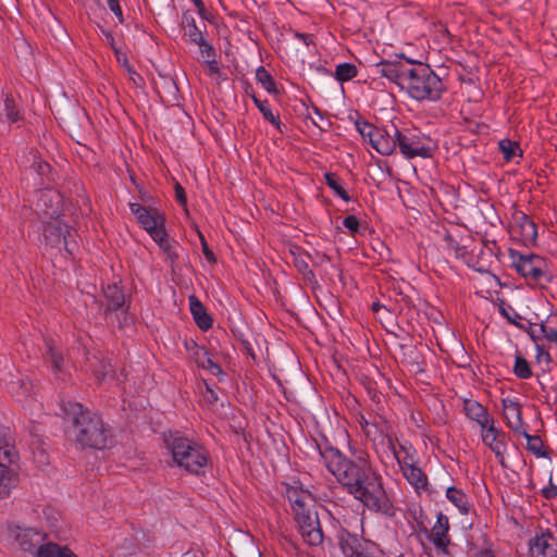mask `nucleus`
Returning <instances> with one entry per match:
<instances>
[{
  "mask_svg": "<svg viewBox=\"0 0 557 557\" xmlns=\"http://www.w3.org/2000/svg\"><path fill=\"white\" fill-rule=\"evenodd\" d=\"M39 175L46 176L50 173L51 166L47 162L38 161L34 164Z\"/></svg>",
  "mask_w": 557,
  "mask_h": 557,
  "instance_id": "obj_48",
  "label": "nucleus"
},
{
  "mask_svg": "<svg viewBox=\"0 0 557 557\" xmlns=\"http://www.w3.org/2000/svg\"><path fill=\"white\" fill-rule=\"evenodd\" d=\"M397 147L406 159L430 157V148L425 145L423 136L413 129L399 131L397 128L396 148Z\"/></svg>",
  "mask_w": 557,
  "mask_h": 557,
  "instance_id": "obj_11",
  "label": "nucleus"
},
{
  "mask_svg": "<svg viewBox=\"0 0 557 557\" xmlns=\"http://www.w3.org/2000/svg\"><path fill=\"white\" fill-rule=\"evenodd\" d=\"M194 4L196 5V8L198 9V12L199 14L203 17V18H207V15H206V9H205V4L201 0H193Z\"/></svg>",
  "mask_w": 557,
  "mask_h": 557,
  "instance_id": "obj_55",
  "label": "nucleus"
},
{
  "mask_svg": "<svg viewBox=\"0 0 557 557\" xmlns=\"http://www.w3.org/2000/svg\"><path fill=\"white\" fill-rule=\"evenodd\" d=\"M519 434L523 435L527 440V449L533 453L536 457H546L547 453L544 450V444L540 436L529 434L523 429Z\"/></svg>",
  "mask_w": 557,
  "mask_h": 557,
  "instance_id": "obj_35",
  "label": "nucleus"
},
{
  "mask_svg": "<svg viewBox=\"0 0 557 557\" xmlns=\"http://www.w3.org/2000/svg\"><path fill=\"white\" fill-rule=\"evenodd\" d=\"M37 557H77L67 546L59 545L54 542L47 541L41 545V549Z\"/></svg>",
  "mask_w": 557,
  "mask_h": 557,
  "instance_id": "obj_29",
  "label": "nucleus"
},
{
  "mask_svg": "<svg viewBox=\"0 0 557 557\" xmlns=\"http://www.w3.org/2000/svg\"><path fill=\"white\" fill-rule=\"evenodd\" d=\"M46 352L45 359L50 363L51 369L54 373H63L64 371V359L62 354L55 348L53 341H45Z\"/></svg>",
  "mask_w": 557,
  "mask_h": 557,
  "instance_id": "obj_26",
  "label": "nucleus"
},
{
  "mask_svg": "<svg viewBox=\"0 0 557 557\" xmlns=\"http://www.w3.org/2000/svg\"><path fill=\"white\" fill-rule=\"evenodd\" d=\"M512 371L513 374L521 380H527L532 376V370L529 361L519 354L515 357Z\"/></svg>",
  "mask_w": 557,
  "mask_h": 557,
  "instance_id": "obj_37",
  "label": "nucleus"
},
{
  "mask_svg": "<svg viewBox=\"0 0 557 557\" xmlns=\"http://www.w3.org/2000/svg\"><path fill=\"white\" fill-rule=\"evenodd\" d=\"M297 38H299L300 40H302V42L306 45V46H309L311 44H313V36L310 35V34H302V33H296L295 35Z\"/></svg>",
  "mask_w": 557,
  "mask_h": 557,
  "instance_id": "obj_52",
  "label": "nucleus"
},
{
  "mask_svg": "<svg viewBox=\"0 0 557 557\" xmlns=\"http://www.w3.org/2000/svg\"><path fill=\"white\" fill-rule=\"evenodd\" d=\"M189 306L193 318L202 331H207L212 326V318L207 313L203 305L196 296L189 297Z\"/></svg>",
  "mask_w": 557,
  "mask_h": 557,
  "instance_id": "obj_23",
  "label": "nucleus"
},
{
  "mask_svg": "<svg viewBox=\"0 0 557 557\" xmlns=\"http://www.w3.org/2000/svg\"><path fill=\"white\" fill-rule=\"evenodd\" d=\"M256 79L269 94H277L276 84L272 75L263 67L256 70Z\"/></svg>",
  "mask_w": 557,
  "mask_h": 557,
  "instance_id": "obj_36",
  "label": "nucleus"
},
{
  "mask_svg": "<svg viewBox=\"0 0 557 557\" xmlns=\"http://www.w3.org/2000/svg\"><path fill=\"white\" fill-rule=\"evenodd\" d=\"M540 333L550 343L557 344V329L546 326L545 324L540 325Z\"/></svg>",
  "mask_w": 557,
  "mask_h": 557,
  "instance_id": "obj_43",
  "label": "nucleus"
},
{
  "mask_svg": "<svg viewBox=\"0 0 557 557\" xmlns=\"http://www.w3.org/2000/svg\"><path fill=\"white\" fill-rule=\"evenodd\" d=\"M60 203V195L52 190H41L37 200V208L41 209L42 212L53 219V215L58 213V205Z\"/></svg>",
  "mask_w": 557,
  "mask_h": 557,
  "instance_id": "obj_21",
  "label": "nucleus"
},
{
  "mask_svg": "<svg viewBox=\"0 0 557 557\" xmlns=\"http://www.w3.org/2000/svg\"><path fill=\"white\" fill-rule=\"evenodd\" d=\"M156 244H158L159 248L164 252L166 259L170 261L171 265L177 260V244L175 242H171L169 239L166 231L161 233L160 235L152 238Z\"/></svg>",
  "mask_w": 557,
  "mask_h": 557,
  "instance_id": "obj_28",
  "label": "nucleus"
},
{
  "mask_svg": "<svg viewBox=\"0 0 557 557\" xmlns=\"http://www.w3.org/2000/svg\"><path fill=\"white\" fill-rule=\"evenodd\" d=\"M347 492L363 503L371 511L381 512L388 517L394 515V507L383 487L382 478L371 463L363 470L360 478L354 481Z\"/></svg>",
  "mask_w": 557,
  "mask_h": 557,
  "instance_id": "obj_3",
  "label": "nucleus"
},
{
  "mask_svg": "<svg viewBox=\"0 0 557 557\" xmlns=\"http://www.w3.org/2000/svg\"><path fill=\"white\" fill-rule=\"evenodd\" d=\"M255 344L256 346H252L246 341V355H249L256 363H260L265 360L267 342L263 337L257 336Z\"/></svg>",
  "mask_w": 557,
  "mask_h": 557,
  "instance_id": "obj_33",
  "label": "nucleus"
},
{
  "mask_svg": "<svg viewBox=\"0 0 557 557\" xmlns=\"http://www.w3.org/2000/svg\"><path fill=\"white\" fill-rule=\"evenodd\" d=\"M131 79L134 82V84L138 85L139 84V79L135 76V75H132L131 76Z\"/></svg>",
  "mask_w": 557,
  "mask_h": 557,
  "instance_id": "obj_63",
  "label": "nucleus"
},
{
  "mask_svg": "<svg viewBox=\"0 0 557 557\" xmlns=\"http://www.w3.org/2000/svg\"><path fill=\"white\" fill-rule=\"evenodd\" d=\"M110 10L115 15L119 23L122 24L124 22V17H123V12H122V8H121L120 3L116 4L115 7L111 8Z\"/></svg>",
  "mask_w": 557,
  "mask_h": 557,
  "instance_id": "obj_53",
  "label": "nucleus"
},
{
  "mask_svg": "<svg viewBox=\"0 0 557 557\" xmlns=\"http://www.w3.org/2000/svg\"><path fill=\"white\" fill-rule=\"evenodd\" d=\"M297 523L298 532L300 533L305 543L310 546H318L323 542V532L318 518V515L300 520Z\"/></svg>",
  "mask_w": 557,
  "mask_h": 557,
  "instance_id": "obj_17",
  "label": "nucleus"
},
{
  "mask_svg": "<svg viewBox=\"0 0 557 557\" xmlns=\"http://www.w3.org/2000/svg\"><path fill=\"white\" fill-rule=\"evenodd\" d=\"M164 444L172 455L173 462L186 471L199 474L207 466V451L194 440L180 432H170L164 435Z\"/></svg>",
  "mask_w": 557,
  "mask_h": 557,
  "instance_id": "obj_4",
  "label": "nucleus"
},
{
  "mask_svg": "<svg viewBox=\"0 0 557 557\" xmlns=\"http://www.w3.org/2000/svg\"><path fill=\"white\" fill-rule=\"evenodd\" d=\"M379 308H381V306H380L379 304H373V305H372V309H373V311H377V310H379Z\"/></svg>",
  "mask_w": 557,
  "mask_h": 557,
  "instance_id": "obj_64",
  "label": "nucleus"
},
{
  "mask_svg": "<svg viewBox=\"0 0 557 557\" xmlns=\"http://www.w3.org/2000/svg\"><path fill=\"white\" fill-rule=\"evenodd\" d=\"M10 532L17 543L21 550L37 557L41 545L48 541V534L39 529L32 527H10Z\"/></svg>",
  "mask_w": 557,
  "mask_h": 557,
  "instance_id": "obj_9",
  "label": "nucleus"
},
{
  "mask_svg": "<svg viewBox=\"0 0 557 557\" xmlns=\"http://www.w3.org/2000/svg\"><path fill=\"white\" fill-rule=\"evenodd\" d=\"M102 34L104 35L107 42H108V44H109L113 49H114V48H116V47L114 46V38H113L112 34H111L110 32L104 30V29H102Z\"/></svg>",
  "mask_w": 557,
  "mask_h": 557,
  "instance_id": "obj_56",
  "label": "nucleus"
},
{
  "mask_svg": "<svg viewBox=\"0 0 557 557\" xmlns=\"http://www.w3.org/2000/svg\"><path fill=\"white\" fill-rule=\"evenodd\" d=\"M199 238H200V243H201V249H202V252H203L207 261L210 263H214L215 256H214L213 251L209 248V245H208L205 236L201 233H199Z\"/></svg>",
  "mask_w": 557,
  "mask_h": 557,
  "instance_id": "obj_44",
  "label": "nucleus"
},
{
  "mask_svg": "<svg viewBox=\"0 0 557 557\" xmlns=\"http://www.w3.org/2000/svg\"><path fill=\"white\" fill-rule=\"evenodd\" d=\"M343 225L351 233H356L359 228V221L355 215H347L343 220Z\"/></svg>",
  "mask_w": 557,
  "mask_h": 557,
  "instance_id": "obj_46",
  "label": "nucleus"
},
{
  "mask_svg": "<svg viewBox=\"0 0 557 557\" xmlns=\"http://www.w3.org/2000/svg\"><path fill=\"white\" fill-rule=\"evenodd\" d=\"M286 497L290 504L296 522L307 519L311 515H318L314 510V497L300 485H288L286 487Z\"/></svg>",
  "mask_w": 557,
  "mask_h": 557,
  "instance_id": "obj_10",
  "label": "nucleus"
},
{
  "mask_svg": "<svg viewBox=\"0 0 557 557\" xmlns=\"http://www.w3.org/2000/svg\"><path fill=\"white\" fill-rule=\"evenodd\" d=\"M503 411L507 425L515 433H520L524 429L520 404L509 398L503 399Z\"/></svg>",
  "mask_w": 557,
  "mask_h": 557,
  "instance_id": "obj_19",
  "label": "nucleus"
},
{
  "mask_svg": "<svg viewBox=\"0 0 557 557\" xmlns=\"http://www.w3.org/2000/svg\"><path fill=\"white\" fill-rule=\"evenodd\" d=\"M296 267L302 273L312 274L311 270H309L308 263L306 261H304V260H297L296 261Z\"/></svg>",
  "mask_w": 557,
  "mask_h": 557,
  "instance_id": "obj_54",
  "label": "nucleus"
},
{
  "mask_svg": "<svg viewBox=\"0 0 557 557\" xmlns=\"http://www.w3.org/2000/svg\"><path fill=\"white\" fill-rule=\"evenodd\" d=\"M104 297L107 299L106 312L117 310L122 308L125 302V296L122 289L116 285H109L104 289Z\"/></svg>",
  "mask_w": 557,
  "mask_h": 557,
  "instance_id": "obj_27",
  "label": "nucleus"
},
{
  "mask_svg": "<svg viewBox=\"0 0 557 557\" xmlns=\"http://www.w3.org/2000/svg\"><path fill=\"white\" fill-rule=\"evenodd\" d=\"M205 386L206 391L202 392V400L209 406H214L219 399L218 394L208 383H205Z\"/></svg>",
  "mask_w": 557,
  "mask_h": 557,
  "instance_id": "obj_42",
  "label": "nucleus"
},
{
  "mask_svg": "<svg viewBox=\"0 0 557 557\" xmlns=\"http://www.w3.org/2000/svg\"><path fill=\"white\" fill-rule=\"evenodd\" d=\"M449 520L446 515L438 512L436 522L431 529L430 540L434 544L437 550L443 554H447V547L450 544L448 536Z\"/></svg>",
  "mask_w": 557,
  "mask_h": 557,
  "instance_id": "obj_18",
  "label": "nucleus"
},
{
  "mask_svg": "<svg viewBox=\"0 0 557 557\" xmlns=\"http://www.w3.org/2000/svg\"><path fill=\"white\" fill-rule=\"evenodd\" d=\"M375 67L377 74L395 83L418 101H435L441 98L444 90L441 78L422 62L399 59L381 61Z\"/></svg>",
  "mask_w": 557,
  "mask_h": 557,
  "instance_id": "obj_1",
  "label": "nucleus"
},
{
  "mask_svg": "<svg viewBox=\"0 0 557 557\" xmlns=\"http://www.w3.org/2000/svg\"><path fill=\"white\" fill-rule=\"evenodd\" d=\"M249 557H261L259 549L255 546L253 543L251 545V552L249 553Z\"/></svg>",
  "mask_w": 557,
  "mask_h": 557,
  "instance_id": "obj_59",
  "label": "nucleus"
},
{
  "mask_svg": "<svg viewBox=\"0 0 557 557\" xmlns=\"http://www.w3.org/2000/svg\"><path fill=\"white\" fill-rule=\"evenodd\" d=\"M44 237L47 244L59 249L63 247L70 255H73L77 248L76 231L58 218H53L46 223Z\"/></svg>",
  "mask_w": 557,
  "mask_h": 557,
  "instance_id": "obj_8",
  "label": "nucleus"
},
{
  "mask_svg": "<svg viewBox=\"0 0 557 557\" xmlns=\"http://www.w3.org/2000/svg\"><path fill=\"white\" fill-rule=\"evenodd\" d=\"M513 233L520 236L523 244H533L537 237L535 223L525 214H521L518 224L513 227Z\"/></svg>",
  "mask_w": 557,
  "mask_h": 557,
  "instance_id": "obj_22",
  "label": "nucleus"
},
{
  "mask_svg": "<svg viewBox=\"0 0 557 557\" xmlns=\"http://www.w3.org/2000/svg\"><path fill=\"white\" fill-rule=\"evenodd\" d=\"M541 494L545 499H553L557 497V485L552 483V479H549V486L544 487L541 491Z\"/></svg>",
  "mask_w": 557,
  "mask_h": 557,
  "instance_id": "obj_47",
  "label": "nucleus"
},
{
  "mask_svg": "<svg viewBox=\"0 0 557 557\" xmlns=\"http://www.w3.org/2000/svg\"><path fill=\"white\" fill-rule=\"evenodd\" d=\"M532 557H557V539L550 530L542 531L530 541Z\"/></svg>",
  "mask_w": 557,
  "mask_h": 557,
  "instance_id": "obj_16",
  "label": "nucleus"
},
{
  "mask_svg": "<svg viewBox=\"0 0 557 557\" xmlns=\"http://www.w3.org/2000/svg\"><path fill=\"white\" fill-rule=\"evenodd\" d=\"M358 71L356 65L352 63L344 62L339 63L335 70V78L338 82H347L356 77Z\"/></svg>",
  "mask_w": 557,
  "mask_h": 557,
  "instance_id": "obj_39",
  "label": "nucleus"
},
{
  "mask_svg": "<svg viewBox=\"0 0 557 557\" xmlns=\"http://www.w3.org/2000/svg\"><path fill=\"white\" fill-rule=\"evenodd\" d=\"M447 499L453 503L461 513L469 512V499L468 496L459 488L450 486L446 491Z\"/></svg>",
  "mask_w": 557,
  "mask_h": 557,
  "instance_id": "obj_30",
  "label": "nucleus"
},
{
  "mask_svg": "<svg viewBox=\"0 0 557 557\" xmlns=\"http://www.w3.org/2000/svg\"><path fill=\"white\" fill-rule=\"evenodd\" d=\"M184 34L195 45L205 40L202 30L196 25L195 20L188 15H184Z\"/></svg>",
  "mask_w": 557,
  "mask_h": 557,
  "instance_id": "obj_34",
  "label": "nucleus"
},
{
  "mask_svg": "<svg viewBox=\"0 0 557 557\" xmlns=\"http://www.w3.org/2000/svg\"><path fill=\"white\" fill-rule=\"evenodd\" d=\"M124 69L127 71L129 76L135 75L139 81H143L140 75L136 73V71L133 69V66L128 63L127 65H124Z\"/></svg>",
  "mask_w": 557,
  "mask_h": 557,
  "instance_id": "obj_58",
  "label": "nucleus"
},
{
  "mask_svg": "<svg viewBox=\"0 0 557 557\" xmlns=\"http://www.w3.org/2000/svg\"><path fill=\"white\" fill-rule=\"evenodd\" d=\"M251 98H252L255 104L257 106V108L259 109V111L262 113L263 119L265 121L270 122L273 126H275L276 129H278L280 132H283L280 117H278V115H275L272 112L268 101L260 100L259 98L256 97V95H251Z\"/></svg>",
  "mask_w": 557,
  "mask_h": 557,
  "instance_id": "obj_32",
  "label": "nucleus"
},
{
  "mask_svg": "<svg viewBox=\"0 0 557 557\" xmlns=\"http://www.w3.org/2000/svg\"><path fill=\"white\" fill-rule=\"evenodd\" d=\"M107 4L109 7V9L115 7L116 4H119V0H107Z\"/></svg>",
  "mask_w": 557,
  "mask_h": 557,
  "instance_id": "obj_60",
  "label": "nucleus"
},
{
  "mask_svg": "<svg viewBox=\"0 0 557 557\" xmlns=\"http://www.w3.org/2000/svg\"><path fill=\"white\" fill-rule=\"evenodd\" d=\"M325 183L327 186L343 200L348 201L350 198L348 193L344 189V187L339 183V178L333 173H325L324 175Z\"/></svg>",
  "mask_w": 557,
  "mask_h": 557,
  "instance_id": "obj_40",
  "label": "nucleus"
},
{
  "mask_svg": "<svg viewBox=\"0 0 557 557\" xmlns=\"http://www.w3.org/2000/svg\"><path fill=\"white\" fill-rule=\"evenodd\" d=\"M358 131L364 138H369V143L371 141V134L374 133L375 126H373L370 123L363 122V123H357Z\"/></svg>",
  "mask_w": 557,
  "mask_h": 557,
  "instance_id": "obj_45",
  "label": "nucleus"
},
{
  "mask_svg": "<svg viewBox=\"0 0 557 557\" xmlns=\"http://www.w3.org/2000/svg\"><path fill=\"white\" fill-rule=\"evenodd\" d=\"M502 313L507 318V320L511 323H515V321L506 313L505 309H502Z\"/></svg>",
  "mask_w": 557,
  "mask_h": 557,
  "instance_id": "obj_62",
  "label": "nucleus"
},
{
  "mask_svg": "<svg viewBox=\"0 0 557 557\" xmlns=\"http://www.w3.org/2000/svg\"><path fill=\"white\" fill-rule=\"evenodd\" d=\"M199 47V59L208 64V67L211 73H218L219 66L216 61L214 60L215 53L214 49L211 45L207 42V40H202V42L196 44Z\"/></svg>",
  "mask_w": 557,
  "mask_h": 557,
  "instance_id": "obj_31",
  "label": "nucleus"
},
{
  "mask_svg": "<svg viewBox=\"0 0 557 557\" xmlns=\"http://www.w3.org/2000/svg\"><path fill=\"white\" fill-rule=\"evenodd\" d=\"M17 453L11 443L9 431L0 426V498L8 497L17 482Z\"/></svg>",
  "mask_w": 557,
  "mask_h": 557,
  "instance_id": "obj_6",
  "label": "nucleus"
},
{
  "mask_svg": "<svg viewBox=\"0 0 557 557\" xmlns=\"http://www.w3.org/2000/svg\"><path fill=\"white\" fill-rule=\"evenodd\" d=\"M114 53H115V57H116V60L117 62L124 67V65H127L129 62L127 60V57L126 54L121 51L120 49L117 48H114Z\"/></svg>",
  "mask_w": 557,
  "mask_h": 557,
  "instance_id": "obj_51",
  "label": "nucleus"
},
{
  "mask_svg": "<svg viewBox=\"0 0 557 557\" xmlns=\"http://www.w3.org/2000/svg\"><path fill=\"white\" fill-rule=\"evenodd\" d=\"M129 209L151 238L165 231V216L158 209L146 208L137 202L131 203Z\"/></svg>",
  "mask_w": 557,
  "mask_h": 557,
  "instance_id": "obj_12",
  "label": "nucleus"
},
{
  "mask_svg": "<svg viewBox=\"0 0 557 557\" xmlns=\"http://www.w3.org/2000/svg\"><path fill=\"white\" fill-rule=\"evenodd\" d=\"M511 265L528 282L540 283L547 275V263L544 258L535 253L523 255L510 249Z\"/></svg>",
  "mask_w": 557,
  "mask_h": 557,
  "instance_id": "obj_7",
  "label": "nucleus"
},
{
  "mask_svg": "<svg viewBox=\"0 0 557 557\" xmlns=\"http://www.w3.org/2000/svg\"><path fill=\"white\" fill-rule=\"evenodd\" d=\"M481 436L482 442L490 447L499 463L505 467L506 434L495 426L494 420H491L485 428H481Z\"/></svg>",
  "mask_w": 557,
  "mask_h": 557,
  "instance_id": "obj_15",
  "label": "nucleus"
},
{
  "mask_svg": "<svg viewBox=\"0 0 557 557\" xmlns=\"http://www.w3.org/2000/svg\"><path fill=\"white\" fill-rule=\"evenodd\" d=\"M498 145L506 161H510L516 156L522 154V150L518 143L516 141H512L510 139H502Z\"/></svg>",
  "mask_w": 557,
  "mask_h": 557,
  "instance_id": "obj_38",
  "label": "nucleus"
},
{
  "mask_svg": "<svg viewBox=\"0 0 557 557\" xmlns=\"http://www.w3.org/2000/svg\"><path fill=\"white\" fill-rule=\"evenodd\" d=\"M391 449L400 469L416 465V450L407 443L399 445V450L391 443Z\"/></svg>",
  "mask_w": 557,
  "mask_h": 557,
  "instance_id": "obj_25",
  "label": "nucleus"
},
{
  "mask_svg": "<svg viewBox=\"0 0 557 557\" xmlns=\"http://www.w3.org/2000/svg\"><path fill=\"white\" fill-rule=\"evenodd\" d=\"M175 197L181 205H186L185 190L178 183L175 184Z\"/></svg>",
  "mask_w": 557,
  "mask_h": 557,
  "instance_id": "obj_50",
  "label": "nucleus"
},
{
  "mask_svg": "<svg viewBox=\"0 0 557 557\" xmlns=\"http://www.w3.org/2000/svg\"><path fill=\"white\" fill-rule=\"evenodd\" d=\"M337 540L345 557H375L373 544L357 534L342 529L338 531Z\"/></svg>",
  "mask_w": 557,
  "mask_h": 557,
  "instance_id": "obj_13",
  "label": "nucleus"
},
{
  "mask_svg": "<svg viewBox=\"0 0 557 557\" xmlns=\"http://www.w3.org/2000/svg\"><path fill=\"white\" fill-rule=\"evenodd\" d=\"M401 471L406 480L418 493L426 490L428 476L417 463L403 468Z\"/></svg>",
  "mask_w": 557,
  "mask_h": 557,
  "instance_id": "obj_24",
  "label": "nucleus"
},
{
  "mask_svg": "<svg viewBox=\"0 0 557 557\" xmlns=\"http://www.w3.org/2000/svg\"><path fill=\"white\" fill-rule=\"evenodd\" d=\"M541 336H542V335H541V333H540V332H539V334H536V332H535V331H532V332H531V337H532L533 339L540 338Z\"/></svg>",
  "mask_w": 557,
  "mask_h": 557,
  "instance_id": "obj_61",
  "label": "nucleus"
},
{
  "mask_svg": "<svg viewBox=\"0 0 557 557\" xmlns=\"http://www.w3.org/2000/svg\"><path fill=\"white\" fill-rule=\"evenodd\" d=\"M124 69L127 71L129 76L135 75L139 81H143L140 75L136 73V71L133 69V66L128 63L127 65H124Z\"/></svg>",
  "mask_w": 557,
  "mask_h": 557,
  "instance_id": "obj_57",
  "label": "nucleus"
},
{
  "mask_svg": "<svg viewBox=\"0 0 557 557\" xmlns=\"http://www.w3.org/2000/svg\"><path fill=\"white\" fill-rule=\"evenodd\" d=\"M463 410L466 416L475 421L481 428H485L491 423L492 419L488 416L487 409L476 400L466 399L463 401Z\"/></svg>",
  "mask_w": 557,
  "mask_h": 557,
  "instance_id": "obj_20",
  "label": "nucleus"
},
{
  "mask_svg": "<svg viewBox=\"0 0 557 557\" xmlns=\"http://www.w3.org/2000/svg\"><path fill=\"white\" fill-rule=\"evenodd\" d=\"M198 362L203 369L208 370L213 375H220L222 373L220 366L211 359L206 350H203L202 357H198Z\"/></svg>",
  "mask_w": 557,
  "mask_h": 557,
  "instance_id": "obj_41",
  "label": "nucleus"
},
{
  "mask_svg": "<svg viewBox=\"0 0 557 557\" xmlns=\"http://www.w3.org/2000/svg\"><path fill=\"white\" fill-rule=\"evenodd\" d=\"M320 456L327 470L346 490L351 486L357 478H360L363 470L371 463L366 455H358L354 459H348L342 451L332 446L320 450Z\"/></svg>",
  "mask_w": 557,
  "mask_h": 557,
  "instance_id": "obj_5",
  "label": "nucleus"
},
{
  "mask_svg": "<svg viewBox=\"0 0 557 557\" xmlns=\"http://www.w3.org/2000/svg\"><path fill=\"white\" fill-rule=\"evenodd\" d=\"M64 412L72 417L73 435L82 447L103 449L112 444L111 430L97 413L84 409L78 403L69 404Z\"/></svg>",
  "mask_w": 557,
  "mask_h": 557,
  "instance_id": "obj_2",
  "label": "nucleus"
},
{
  "mask_svg": "<svg viewBox=\"0 0 557 557\" xmlns=\"http://www.w3.org/2000/svg\"><path fill=\"white\" fill-rule=\"evenodd\" d=\"M536 360L539 362H550V355L544 350V348L540 345H536Z\"/></svg>",
  "mask_w": 557,
  "mask_h": 557,
  "instance_id": "obj_49",
  "label": "nucleus"
},
{
  "mask_svg": "<svg viewBox=\"0 0 557 557\" xmlns=\"http://www.w3.org/2000/svg\"><path fill=\"white\" fill-rule=\"evenodd\" d=\"M397 127L393 123L384 127H376L371 134V146L382 156H389L396 150Z\"/></svg>",
  "mask_w": 557,
  "mask_h": 557,
  "instance_id": "obj_14",
  "label": "nucleus"
}]
</instances>
